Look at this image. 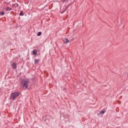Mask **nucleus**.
Returning a JSON list of instances; mask_svg holds the SVG:
<instances>
[{"mask_svg":"<svg viewBox=\"0 0 128 128\" xmlns=\"http://www.w3.org/2000/svg\"><path fill=\"white\" fill-rule=\"evenodd\" d=\"M63 42H64V44H68V42H70V40H68V38H64L63 40Z\"/></svg>","mask_w":128,"mask_h":128,"instance_id":"4","label":"nucleus"},{"mask_svg":"<svg viewBox=\"0 0 128 128\" xmlns=\"http://www.w3.org/2000/svg\"><path fill=\"white\" fill-rule=\"evenodd\" d=\"M68 6H66L65 8V9L62 12H61V14H64V12H66V10L68 9Z\"/></svg>","mask_w":128,"mask_h":128,"instance_id":"8","label":"nucleus"},{"mask_svg":"<svg viewBox=\"0 0 128 128\" xmlns=\"http://www.w3.org/2000/svg\"><path fill=\"white\" fill-rule=\"evenodd\" d=\"M104 112H106V111L102 110V111L100 112V114H104Z\"/></svg>","mask_w":128,"mask_h":128,"instance_id":"9","label":"nucleus"},{"mask_svg":"<svg viewBox=\"0 0 128 128\" xmlns=\"http://www.w3.org/2000/svg\"><path fill=\"white\" fill-rule=\"evenodd\" d=\"M46 119L45 120H50V118H52V116H50L48 115H46Z\"/></svg>","mask_w":128,"mask_h":128,"instance_id":"3","label":"nucleus"},{"mask_svg":"<svg viewBox=\"0 0 128 128\" xmlns=\"http://www.w3.org/2000/svg\"><path fill=\"white\" fill-rule=\"evenodd\" d=\"M0 16H4V12H0Z\"/></svg>","mask_w":128,"mask_h":128,"instance_id":"12","label":"nucleus"},{"mask_svg":"<svg viewBox=\"0 0 128 128\" xmlns=\"http://www.w3.org/2000/svg\"><path fill=\"white\" fill-rule=\"evenodd\" d=\"M20 92H12L11 94L10 98H12V100H14L16 98H18V96H20Z\"/></svg>","mask_w":128,"mask_h":128,"instance_id":"2","label":"nucleus"},{"mask_svg":"<svg viewBox=\"0 0 128 128\" xmlns=\"http://www.w3.org/2000/svg\"><path fill=\"white\" fill-rule=\"evenodd\" d=\"M38 62H40V60L36 59L34 60V64H38Z\"/></svg>","mask_w":128,"mask_h":128,"instance_id":"10","label":"nucleus"},{"mask_svg":"<svg viewBox=\"0 0 128 128\" xmlns=\"http://www.w3.org/2000/svg\"><path fill=\"white\" fill-rule=\"evenodd\" d=\"M16 6H18V4H16Z\"/></svg>","mask_w":128,"mask_h":128,"instance_id":"14","label":"nucleus"},{"mask_svg":"<svg viewBox=\"0 0 128 128\" xmlns=\"http://www.w3.org/2000/svg\"><path fill=\"white\" fill-rule=\"evenodd\" d=\"M21 86L23 90H26L28 86V80H23L21 82Z\"/></svg>","mask_w":128,"mask_h":128,"instance_id":"1","label":"nucleus"},{"mask_svg":"<svg viewBox=\"0 0 128 128\" xmlns=\"http://www.w3.org/2000/svg\"><path fill=\"white\" fill-rule=\"evenodd\" d=\"M33 54H38V52H36V50H34L32 52Z\"/></svg>","mask_w":128,"mask_h":128,"instance_id":"7","label":"nucleus"},{"mask_svg":"<svg viewBox=\"0 0 128 128\" xmlns=\"http://www.w3.org/2000/svg\"><path fill=\"white\" fill-rule=\"evenodd\" d=\"M12 68H14L15 70V68H16L17 66H16V62H13L12 64Z\"/></svg>","mask_w":128,"mask_h":128,"instance_id":"5","label":"nucleus"},{"mask_svg":"<svg viewBox=\"0 0 128 128\" xmlns=\"http://www.w3.org/2000/svg\"><path fill=\"white\" fill-rule=\"evenodd\" d=\"M63 2H64V1H63Z\"/></svg>","mask_w":128,"mask_h":128,"instance_id":"15","label":"nucleus"},{"mask_svg":"<svg viewBox=\"0 0 128 128\" xmlns=\"http://www.w3.org/2000/svg\"><path fill=\"white\" fill-rule=\"evenodd\" d=\"M38 36H42V32H39L37 34Z\"/></svg>","mask_w":128,"mask_h":128,"instance_id":"11","label":"nucleus"},{"mask_svg":"<svg viewBox=\"0 0 128 128\" xmlns=\"http://www.w3.org/2000/svg\"><path fill=\"white\" fill-rule=\"evenodd\" d=\"M6 10V12H8V11H10L12 10V8H10V7H6L5 8Z\"/></svg>","mask_w":128,"mask_h":128,"instance_id":"6","label":"nucleus"},{"mask_svg":"<svg viewBox=\"0 0 128 128\" xmlns=\"http://www.w3.org/2000/svg\"><path fill=\"white\" fill-rule=\"evenodd\" d=\"M20 16H24V14L22 13V12H20Z\"/></svg>","mask_w":128,"mask_h":128,"instance_id":"13","label":"nucleus"}]
</instances>
